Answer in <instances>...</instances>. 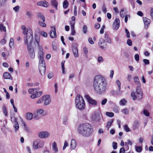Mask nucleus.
Returning a JSON list of instances; mask_svg holds the SVG:
<instances>
[{
    "label": "nucleus",
    "instance_id": "nucleus-17",
    "mask_svg": "<svg viewBox=\"0 0 153 153\" xmlns=\"http://www.w3.org/2000/svg\"><path fill=\"white\" fill-rule=\"evenodd\" d=\"M38 54L39 58L44 57V52L42 46H39L38 48Z\"/></svg>",
    "mask_w": 153,
    "mask_h": 153
},
{
    "label": "nucleus",
    "instance_id": "nucleus-30",
    "mask_svg": "<svg viewBox=\"0 0 153 153\" xmlns=\"http://www.w3.org/2000/svg\"><path fill=\"white\" fill-rule=\"evenodd\" d=\"M139 122L136 120L135 121L133 125V128L134 130L136 129L138 126Z\"/></svg>",
    "mask_w": 153,
    "mask_h": 153
},
{
    "label": "nucleus",
    "instance_id": "nucleus-22",
    "mask_svg": "<svg viewBox=\"0 0 153 153\" xmlns=\"http://www.w3.org/2000/svg\"><path fill=\"white\" fill-rule=\"evenodd\" d=\"M72 49L74 56L75 57H77L79 55L77 48L76 47L73 46L72 47Z\"/></svg>",
    "mask_w": 153,
    "mask_h": 153
},
{
    "label": "nucleus",
    "instance_id": "nucleus-37",
    "mask_svg": "<svg viewBox=\"0 0 153 153\" xmlns=\"http://www.w3.org/2000/svg\"><path fill=\"white\" fill-rule=\"evenodd\" d=\"M26 15L29 18H31L33 16V14L31 12L29 11H27L26 12Z\"/></svg>",
    "mask_w": 153,
    "mask_h": 153
},
{
    "label": "nucleus",
    "instance_id": "nucleus-49",
    "mask_svg": "<svg viewBox=\"0 0 153 153\" xmlns=\"http://www.w3.org/2000/svg\"><path fill=\"white\" fill-rule=\"evenodd\" d=\"M14 44V40L13 38H11L9 42V45L11 47L12 46H13Z\"/></svg>",
    "mask_w": 153,
    "mask_h": 153
},
{
    "label": "nucleus",
    "instance_id": "nucleus-41",
    "mask_svg": "<svg viewBox=\"0 0 153 153\" xmlns=\"http://www.w3.org/2000/svg\"><path fill=\"white\" fill-rule=\"evenodd\" d=\"M127 142H125V143L126 146L127 145L128 149L129 148H128V145H129L131 146L132 144V143L131 141V140H127Z\"/></svg>",
    "mask_w": 153,
    "mask_h": 153
},
{
    "label": "nucleus",
    "instance_id": "nucleus-8",
    "mask_svg": "<svg viewBox=\"0 0 153 153\" xmlns=\"http://www.w3.org/2000/svg\"><path fill=\"white\" fill-rule=\"evenodd\" d=\"M44 111L42 109H39L34 114V118L36 120H38L42 116L45 115L44 114Z\"/></svg>",
    "mask_w": 153,
    "mask_h": 153
},
{
    "label": "nucleus",
    "instance_id": "nucleus-50",
    "mask_svg": "<svg viewBox=\"0 0 153 153\" xmlns=\"http://www.w3.org/2000/svg\"><path fill=\"white\" fill-rule=\"evenodd\" d=\"M143 113L146 116L149 117V116L150 114L148 111L146 110H143Z\"/></svg>",
    "mask_w": 153,
    "mask_h": 153
},
{
    "label": "nucleus",
    "instance_id": "nucleus-26",
    "mask_svg": "<svg viewBox=\"0 0 153 153\" xmlns=\"http://www.w3.org/2000/svg\"><path fill=\"white\" fill-rule=\"evenodd\" d=\"M52 146L53 150L55 152H57L58 151V149L57 147L56 144L55 142L53 143Z\"/></svg>",
    "mask_w": 153,
    "mask_h": 153
},
{
    "label": "nucleus",
    "instance_id": "nucleus-25",
    "mask_svg": "<svg viewBox=\"0 0 153 153\" xmlns=\"http://www.w3.org/2000/svg\"><path fill=\"white\" fill-rule=\"evenodd\" d=\"M71 34L72 35H74L75 33V30H74V22H71Z\"/></svg>",
    "mask_w": 153,
    "mask_h": 153
},
{
    "label": "nucleus",
    "instance_id": "nucleus-54",
    "mask_svg": "<svg viewBox=\"0 0 153 153\" xmlns=\"http://www.w3.org/2000/svg\"><path fill=\"white\" fill-rule=\"evenodd\" d=\"M121 111L124 114H127L128 113V110L127 108H125L122 110Z\"/></svg>",
    "mask_w": 153,
    "mask_h": 153
},
{
    "label": "nucleus",
    "instance_id": "nucleus-1",
    "mask_svg": "<svg viewBox=\"0 0 153 153\" xmlns=\"http://www.w3.org/2000/svg\"><path fill=\"white\" fill-rule=\"evenodd\" d=\"M107 84L105 79L100 75L96 76L94 80L93 86L95 91L98 94L104 93L107 89Z\"/></svg>",
    "mask_w": 153,
    "mask_h": 153
},
{
    "label": "nucleus",
    "instance_id": "nucleus-19",
    "mask_svg": "<svg viewBox=\"0 0 153 153\" xmlns=\"http://www.w3.org/2000/svg\"><path fill=\"white\" fill-rule=\"evenodd\" d=\"M3 77L4 79H13V78L7 72L4 73L3 74Z\"/></svg>",
    "mask_w": 153,
    "mask_h": 153
},
{
    "label": "nucleus",
    "instance_id": "nucleus-18",
    "mask_svg": "<svg viewBox=\"0 0 153 153\" xmlns=\"http://www.w3.org/2000/svg\"><path fill=\"white\" fill-rule=\"evenodd\" d=\"M51 28L53 30L50 31V37L52 38H54L56 36L55 28L54 27H51Z\"/></svg>",
    "mask_w": 153,
    "mask_h": 153
},
{
    "label": "nucleus",
    "instance_id": "nucleus-3",
    "mask_svg": "<svg viewBox=\"0 0 153 153\" xmlns=\"http://www.w3.org/2000/svg\"><path fill=\"white\" fill-rule=\"evenodd\" d=\"M23 34L25 35L24 36V42L25 44L27 43H32L33 42V35L32 29L30 28L27 30H24L22 32Z\"/></svg>",
    "mask_w": 153,
    "mask_h": 153
},
{
    "label": "nucleus",
    "instance_id": "nucleus-7",
    "mask_svg": "<svg viewBox=\"0 0 153 153\" xmlns=\"http://www.w3.org/2000/svg\"><path fill=\"white\" fill-rule=\"evenodd\" d=\"M28 43H27V44H26L27 46V50L30 57L32 59H33L35 57L34 50L32 46V43H29V44H28Z\"/></svg>",
    "mask_w": 153,
    "mask_h": 153
},
{
    "label": "nucleus",
    "instance_id": "nucleus-48",
    "mask_svg": "<svg viewBox=\"0 0 153 153\" xmlns=\"http://www.w3.org/2000/svg\"><path fill=\"white\" fill-rule=\"evenodd\" d=\"M135 149L136 151L138 152H140L142 150V147L139 146H137Z\"/></svg>",
    "mask_w": 153,
    "mask_h": 153
},
{
    "label": "nucleus",
    "instance_id": "nucleus-13",
    "mask_svg": "<svg viewBox=\"0 0 153 153\" xmlns=\"http://www.w3.org/2000/svg\"><path fill=\"white\" fill-rule=\"evenodd\" d=\"M39 69L41 75L42 76L45 75V65L39 66Z\"/></svg>",
    "mask_w": 153,
    "mask_h": 153
},
{
    "label": "nucleus",
    "instance_id": "nucleus-20",
    "mask_svg": "<svg viewBox=\"0 0 153 153\" xmlns=\"http://www.w3.org/2000/svg\"><path fill=\"white\" fill-rule=\"evenodd\" d=\"M58 2L56 0H51V4L52 6L54 7L56 10L58 9Z\"/></svg>",
    "mask_w": 153,
    "mask_h": 153
},
{
    "label": "nucleus",
    "instance_id": "nucleus-43",
    "mask_svg": "<svg viewBox=\"0 0 153 153\" xmlns=\"http://www.w3.org/2000/svg\"><path fill=\"white\" fill-rule=\"evenodd\" d=\"M83 51L85 55V56L87 57V54L88 52L87 48L85 47H84L83 48Z\"/></svg>",
    "mask_w": 153,
    "mask_h": 153
},
{
    "label": "nucleus",
    "instance_id": "nucleus-2",
    "mask_svg": "<svg viewBox=\"0 0 153 153\" xmlns=\"http://www.w3.org/2000/svg\"><path fill=\"white\" fill-rule=\"evenodd\" d=\"M93 129L91 125L88 123L80 124L77 129L78 133L83 137H87L91 135Z\"/></svg>",
    "mask_w": 153,
    "mask_h": 153
},
{
    "label": "nucleus",
    "instance_id": "nucleus-47",
    "mask_svg": "<svg viewBox=\"0 0 153 153\" xmlns=\"http://www.w3.org/2000/svg\"><path fill=\"white\" fill-rule=\"evenodd\" d=\"M124 128L125 130L127 132L131 131L130 128H128L127 125H125L124 126Z\"/></svg>",
    "mask_w": 153,
    "mask_h": 153
},
{
    "label": "nucleus",
    "instance_id": "nucleus-62",
    "mask_svg": "<svg viewBox=\"0 0 153 153\" xmlns=\"http://www.w3.org/2000/svg\"><path fill=\"white\" fill-rule=\"evenodd\" d=\"M143 62L146 65H148L149 64V61L147 59H143Z\"/></svg>",
    "mask_w": 153,
    "mask_h": 153
},
{
    "label": "nucleus",
    "instance_id": "nucleus-11",
    "mask_svg": "<svg viewBox=\"0 0 153 153\" xmlns=\"http://www.w3.org/2000/svg\"><path fill=\"white\" fill-rule=\"evenodd\" d=\"M38 135L39 137L41 138H46L49 136L50 134L47 131H42L39 132Z\"/></svg>",
    "mask_w": 153,
    "mask_h": 153
},
{
    "label": "nucleus",
    "instance_id": "nucleus-24",
    "mask_svg": "<svg viewBox=\"0 0 153 153\" xmlns=\"http://www.w3.org/2000/svg\"><path fill=\"white\" fill-rule=\"evenodd\" d=\"M39 88H30L28 89V92L29 93V94H35L36 92H37V91L39 90Z\"/></svg>",
    "mask_w": 153,
    "mask_h": 153
},
{
    "label": "nucleus",
    "instance_id": "nucleus-53",
    "mask_svg": "<svg viewBox=\"0 0 153 153\" xmlns=\"http://www.w3.org/2000/svg\"><path fill=\"white\" fill-rule=\"evenodd\" d=\"M97 61L100 63H102L103 62V59L102 56H100L98 57L97 59Z\"/></svg>",
    "mask_w": 153,
    "mask_h": 153
},
{
    "label": "nucleus",
    "instance_id": "nucleus-57",
    "mask_svg": "<svg viewBox=\"0 0 153 153\" xmlns=\"http://www.w3.org/2000/svg\"><path fill=\"white\" fill-rule=\"evenodd\" d=\"M107 101V100L106 98L103 99L101 101V103L102 105H105Z\"/></svg>",
    "mask_w": 153,
    "mask_h": 153
},
{
    "label": "nucleus",
    "instance_id": "nucleus-14",
    "mask_svg": "<svg viewBox=\"0 0 153 153\" xmlns=\"http://www.w3.org/2000/svg\"><path fill=\"white\" fill-rule=\"evenodd\" d=\"M101 115L100 113H96L93 116L92 118L94 121L99 122L101 118Z\"/></svg>",
    "mask_w": 153,
    "mask_h": 153
},
{
    "label": "nucleus",
    "instance_id": "nucleus-59",
    "mask_svg": "<svg viewBox=\"0 0 153 153\" xmlns=\"http://www.w3.org/2000/svg\"><path fill=\"white\" fill-rule=\"evenodd\" d=\"M39 24L40 26L43 27H45L46 26V24L45 23L41 22L39 21Z\"/></svg>",
    "mask_w": 153,
    "mask_h": 153
},
{
    "label": "nucleus",
    "instance_id": "nucleus-46",
    "mask_svg": "<svg viewBox=\"0 0 153 153\" xmlns=\"http://www.w3.org/2000/svg\"><path fill=\"white\" fill-rule=\"evenodd\" d=\"M116 83L118 86V90H120L121 89V83L119 80H117L116 81Z\"/></svg>",
    "mask_w": 153,
    "mask_h": 153
},
{
    "label": "nucleus",
    "instance_id": "nucleus-36",
    "mask_svg": "<svg viewBox=\"0 0 153 153\" xmlns=\"http://www.w3.org/2000/svg\"><path fill=\"white\" fill-rule=\"evenodd\" d=\"M134 81L137 84V85H138V84H140L139 83V79L138 77L137 76H135L134 77Z\"/></svg>",
    "mask_w": 153,
    "mask_h": 153
},
{
    "label": "nucleus",
    "instance_id": "nucleus-23",
    "mask_svg": "<svg viewBox=\"0 0 153 153\" xmlns=\"http://www.w3.org/2000/svg\"><path fill=\"white\" fill-rule=\"evenodd\" d=\"M70 145L71 150L74 149L76 148V143L75 140L74 139H72L71 140Z\"/></svg>",
    "mask_w": 153,
    "mask_h": 153
},
{
    "label": "nucleus",
    "instance_id": "nucleus-4",
    "mask_svg": "<svg viewBox=\"0 0 153 153\" xmlns=\"http://www.w3.org/2000/svg\"><path fill=\"white\" fill-rule=\"evenodd\" d=\"M75 103L76 107L80 110H82L85 108V103L82 97L78 94L76 97Z\"/></svg>",
    "mask_w": 153,
    "mask_h": 153
},
{
    "label": "nucleus",
    "instance_id": "nucleus-39",
    "mask_svg": "<svg viewBox=\"0 0 153 153\" xmlns=\"http://www.w3.org/2000/svg\"><path fill=\"white\" fill-rule=\"evenodd\" d=\"M0 30L1 31H3L4 32L6 31V27L5 26H3L2 24H0Z\"/></svg>",
    "mask_w": 153,
    "mask_h": 153
},
{
    "label": "nucleus",
    "instance_id": "nucleus-21",
    "mask_svg": "<svg viewBox=\"0 0 153 153\" xmlns=\"http://www.w3.org/2000/svg\"><path fill=\"white\" fill-rule=\"evenodd\" d=\"M105 40L103 39L102 38H100V39L99 42H98V45L100 48L102 49H103L104 48V47L103 45L105 43Z\"/></svg>",
    "mask_w": 153,
    "mask_h": 153
},
{
    "label": "nucleus",
    "instance_id": "nucleus-44",
    "mask_svg": "<svg viewBox=\"0 0 153 153\" xmlns=\"http://www.w3.org/2000/svg\"><path fill=\"white\" fill-rule=\"evenodd\" d=\"M106 115L109 117H111L114 116V114L112 112H107L106 113Z\"/></svg>",
    "mask_w": 153,
    "mask_h": 153
},
{
    "label": "nucleus",
    "instance_id": "nucleus-5",
    "mask_svg": "<svg viewBox=\"0 0 153 153\" xmlns=\"http://www.w3.org/2000/svg\"><path fill=\"white\" fill-rule=\"evenodd\" d=\"M131 95L134 100L136 99L140 100L143 97V93L139 87L136 88V92H132Z\"/></svg>",
    "mask_w": 153,
    "mask_h": 153
},
{
    "label": "nucleus",
    "instance_id": "nucleus-35",
    "mask_svg": "<svg viewBox=\"0 0 153 153\" xmlns=\"http://www.w3.org/2000/svg\"><path fill=\"white\" fill-rule=\"evenodd\" d=\"M68 3L67 0H65L63 3V7L64 9L67 8L68 6Z\"/></svg>",
    "mask_w": 153,
    "mask_h": 153
},
{
    "label": "nucleus",
    "instance_id": "nucleus-6",
    "mask_svg": "<svg viewBox=\"0 0 153 153\" xmlns=\"http://www.w3.org/2000/svg\"><path fill=\"white\" fill-rule=\"evenodd\" d=\"M45 144V142L39 139L35 140L33 142V149H38L42 147Z\"/></svg>",
    "mask_w": 153,
    "mask_h": 153
},
{
    "label": "nucleus",
    "instance_id": "nucleus-58",
    "mask_svg": "<svg viewBox=\"0 0 153 153\" xmlns=\"http://www.w3.org/2000/svg\"><path fill=\"white\" fill-rule=\"evenodd\" d=\"M134 58L136 61L138 62L139 61L140 58L138 54H136L134 56Z\"/></svg>",
    "mask_w": 153,
    "mask_h": 153
},
{
    "label": "nucleus",
    "instance_id": "nucleus-40",
    "mask_svg": "<svg viewBox=\"0 0 153 153\" xmlns=\"http://www.w3.org/2000/svg\"><path fill=\"white\" fill-rule=\"evenodd\" d=\"M126 102V101L124 99L121 100L120 101V104L121 105H124Z\"/></svg>",
    "mask_w": 153,
    "mask_h": 153
},
{
    "label": "nucleus",
    "instance_id": "nucleus-45",
    "mask_svg": "<svg viewBox=\"0 0 153 153\" xmlns=\"http://www.w3.org/2000/svg\"><path fill=\"white\" fill-rule=\"evenodd\" d=\"M35 41L37 44L38 47V48H39V46H40L39 44V38L38 36H35Z\"/></svg>",
    "mask_w": 153,
    "mask_h": 153
},
{
    "label": "nucleus",
    "instance_id": "nucleus-60",
    "mask_svg": "<svg viewBox=\"0 0 153 153\" xmlns=\"http://www.w3.org/2000/svg\"><path fill=\"white\" fill-rule=\"evenodd\" d=\"M127 43L128 46H131L132 45V42L131 40L130 39H128L127 41Z\"/></svg>",
    "mask_w": 153,
    "mask_h": 153
},
{
    "label": "nucleus",
    "instance_id": "nucleus-16",
    "mask_svg": "<svg viewBox=\"0 0 153 153\" xmlns=\"http://www.w3.org/2000/svg\"><path fill=\"white\" fill-rule=\"evenodd\" d=\"M143 20L144 22L145 27L146 29H147L150 22V20L149 19L146 17L143 18Z\"/></svg>",
    "mask_w": 153,
    "mask_h": 153
},
{
    "label": "nucleus",
    "instance_id": "nucleus-56",
    "mask_svg": "<svg viewBox=\"0 0 153 153\" xmlns=\"http://www.w3.org/2000/svg\"><path fill=\"white\" fill-rule=\"evenodd\" d=\"M112 146L114 149H116L117 148V143L116 142H113L112 143Z\"/></svg>",
    "mask_w": 153,
    "mask_h": 153
},
{
    "label": "nucleus",
    "instance_id": "nucleus-12",
    "mask_svg": "<svg viewBox=\"0 0 153 153\" xmlns=\"http://www.w3.org/2000/svg\"><path fill=\"white\" fill-rule=\"evenodd\" d=\"M120 20L119 19L117 18L115 20L113 25V28L114 30H117L120 26Z\"/></svg>",
    "mask_w": 153,
    "mask_h": 153
},
{
    "label": "nucleus",
    "instance_id": "nucleus-51",
    "mask_svg": "<svg viewBox=\"0 0 153 153\" xmlns=\"http://www.w3.org/2000/svg\"><path fill=\"white\" fill-rule=\"evenodd\" d=\"M3 110L4 114L5 116H7V111L5 107L3 106Z\"/></svg>",
    "mask_w": 153,
    "mask_h": 153
},
{
    "label": "nucleus",
    "instance_id": "nucleus-34",
    "mask_svg": "<svg viewBox=\"0 0 153 153\" xmlns=\"http://www.w3.org/2000/svg\"><path fill=\"white\" fill-rule=\"evenodd\" d=\"M33 117V114L31 113H28L26 115V118L28 120H31Z\"/></svg>",
    "mask_w": 153,
    "mask_h": 153
},
{
    "label": "nucleus",
    "instance_id": "nucleus-15",
    "mask_svg": "<svg viewBox=\"0 0 153 153\" xmlns=\"http://www.w3.org/2000/svg\"><path fill=\"white\" fill-rule=\"evenodd\" d=\"M37 5L44 7H47L49 5V3L46 1L44 0L38 2Z\"/></svg>",
    "mask_w": 153,
    "mask_h": 153
},
{
    "label": "nucleus",
    "instance_id": "nucleus-9",
    "mask_svg": "<svg viewBox=\"0 0 153 153\" xmlns=\"http://www.w3.org/2000/svg\"><path fill=\"white\" fill-rule=\"evenodd\" d=\"M11 118L12 122L14 123L13 127L15 131L16 132H17L19 131V124L17 121V118L13 117H11Z\"/></svg>",
    "mask_w": 153,
    "mask_h": 153
},
{
    "label": "nucleus",
    "instance_id": "nucleus-32",
    "mask_svg": "<svg viewBox=\"0 0 153 153\" xmlns=\"http://www.w3.org/2000/svg\"><path fill=\"white\" fill-rule=\"evenodd\" d=\"M24 128L25 130L27 132L29 133L30 132V129L28 128L27 125L25 123H23Z\"/></svg>",
    "mask_w": 153,
    "mask_h": 153
},
{
    "label": "nucleus",
    "instance_id": "nucleus-63",
    "mask_svg": "<svg viewBox=\"0 0 153 153\" xmlns=\"http://www.w3.org/2000/svg\"><path fill=\"white\" fill-rule=\"evenodd\" d=\"M19 9V6H17L13 8V10L16 12H17Z\"/></svg>",
    "mask_w": 153,
    "mask_h": 153
},
{
    "label": "nucleus",
    "instance_id": "nucleus-55",
    "mask_svg": "<svg viewBox=\"0 0 153 153\" xmlns=\"http://www.w3.org/2000/svg\"><path fill=\"white\" fill-rule=\"evenodd\" d=\"M40 34L43 36L45 37H47V33L46 32L43 31H41L40 32Z\"/></svg>",
    "mask_w": 153,
    "mask_h": 153
},
{
    "label": "nucleus",
    "instance_id": "nucleus-61",
    "mask_svg": "<svg viewBox=\"0 0 153 153\" xmlns=\"http://www.w3.org/2000/svg\"><path fill=\"white\" fill-rule=\"evenodd\" d=\"M125 31L126 33L127 37L128 38H129L130 37V33L128 30L127 28H126L125 29Z\"/></svg>",
    "mask_w": 153,
    "mask_h": 153
},
{
    "label": "nucleus",
    "instance_id": "nucleus-29",
    "mask_svg": "<svg viewBox=\"0 0 153 153\" xmlns=\"http://www.w3.org/2000/svg\"><path fill=\"white\" fill-rule=\"evenodd\" d=\"M104 37L105 40L109 44L111 43V40L110 38L108 37V35L107 33H105L104 34Z\"/></svg>",
    "mask_w": 153,
    "mask_h": 153
},
{
    "label": "nucleus",
    "instance_id": "nucleus-52",
    "mask_svg": "<svg viewBox=\"0 0 153 153\" xmlns=\"http://www.w3.org/2000/svg\"><path fill=\"white\" fill-rule=\"evenodd\" d=\"M83 32L84 34H86L87 32V27L86 25H84L82 28Z\"/></svg>",
    "mask_w": 153,
    "mask_h": 153
},
{
    "label": "nucleus",
    "instance_id": "nucleus-27",
    "mask_svg": "<svg viewBox=\"0 0 153 153\" xmlns=\"http://www.w3.org/2000/svg\"><path fill=\"white\" fill-rule=\"evenodd\" d=\"M39 66L40 65H45V62L43 58H39Z\"/></svg>",
    "mask_w": 153,
    "mask_h": 153
},
{
    "label": "nucleus",
    "instance_id": "nucleus-64",
    "mask_svg": "<svg viewBox=\"0 0 153 153\" xmlns=\"http://www.w3.org/2000/svg\"><path fill=\"white\" fill-rule=\"evenodd\" d=\"M150 16L153 20V8H151L150 10Z\"/></svg>",
    "mask_w": 153,
    "mask_h": 153
},
{
    "label": "nucleus",
    "instance_id": "nucleus-42",
    "mask_svg": "<svg viewBox=\"0 0 153 153\" xmlns=\"http://www.w3.org/2000/svg\"><path fill=\"white\" fill-rule=\"evenodd\" d=\"M51 102V100L50 98L49 97L48 99L46 100L45 102H44V104L45 105H47L49 104Z\"/></svg>",
    "mask_w": 153,
    "mask_h": 153
},
{
    "label": "nucleus",
    "instance_id": "nucleus-33",
    "mask_svg": "<svg viewBox=\"0 0 153 153\" xmlns=\"http://www.w3.org/2000/svg\"><path fill=\"white\" fill-rule=\"evenodd\" d=\"M113 122V120H111L110 121L108 122L107 123V125L106 126V127L108 130H109V128L111 127L112 123Z\"/></svg>",
    "mask_w": 153,
    "mask_h": 153
},
{
    "label": "nucleus",
    "instance_id": "nucleus-28",
    "mask_svg": "<svg viewBox=\"0 0 153 153\" xmlns=\"http://www.w3.org/2000/svg\"><path fill=\"white\" fill-rule=\"evenodd\" d=\"M120 16L122 18H124L126 16V14L125 12V9H122L120 10Z\"/></svg>",
    "mask_w": 153,
    "mask_h": 153
},
{
    "label": "nucleus",
    "instance_id": "nucleus-38",
    "mask_svg": "<svg viewBox=\"0 0 153 153\" xmlns=\"http://www.w3.org/2000/svg\"><path fill=\"white\" fill-rule=\"evenodd\" d=\"M49 97H50V96L48 95H45L43 96L42 98V102H43L44 103L45 102Z\"/></svg>",
    "mask_w": 153,
    "mask_h": 153
},
{
    "label": "nucleus",
    "instance_id": "nucleus-10",
    "mask_svg": "<svg viewBox=\"0 0 153 153\" xmlns=\"http://www.w3.org/2000/svg\"><path fill=\"white\" fill-rule=\"evenodd\" d=\"M85 97L89 103L94 105H97V101L91 98L88 95H85Z\"/></svg>",
    "mask_w": 153,
    "mask_h": 153
},
{
    "label": "nucleus",
    "instance_id": "nucleus-31",
    "mask_svg": "<svg viewBox=\"0 0 153 153\" xmlns=\"http://www.w3.org/2000/svg\"><path fill=\"white\" fill-rule=\"evenodd\" d=\"M37 16L38 18H39L42 19L43 22H45V17L42 13H38L37 14Z\"/></svg>",
    "mask_w": 153,
    "mask_h": 153
}]
</instances>
